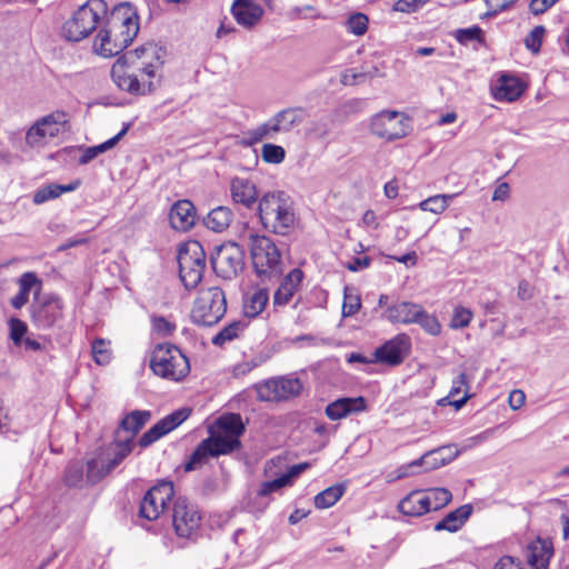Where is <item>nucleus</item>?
I'll return each instance as SVG.
<instances>
[{"label": "nucleus", "mask_w": 569, "mask_h": 569, "mask_svg": "<svg viewBox=\"0 0 569 569\" xmlns=\"http://www.w3.org/2000/svg\"><path fill=\"white\" fill-rule=\"evenodd\" d=\"M179 277L186 289H194L202 280L206 269V251L198 240L179 247L177 256Z\"/></svg>", "instance_id": "5"}, {"label": "nucleus", "mask_w": 569, "mask_h": 569, "mask_svg": "<svg viewBox=\"0 0 569 569\" xmlns=\"http://www.w3.org/2000/svg\"><path fill=\"white\" fill-rule=\"evenodd\" d=\"M400 113L397 111H382L376 114L371 121V132L380 138L387 140H397L406 134L403 129H396V126L401 122Z\"/></svg>", "instance_id": "19"}, {"label": "nucleus", "mask_w": 569, "mask_h": 569, "mask_svg": "<svg viewBox=\"0 0 569 569\" xmlns=\"http://www.w3.org/2000/svg\"><path fill=\"white\" fill-rule=\"evenodd\" d=\"M150 369L163 379L179 382L189 375L190 362L178 346L162 342L156 345L151 352Z\"/></svg>", "instance_id": "2"}, {"label": "nucleus", "mask_w": 569, "mask_h": 569, "mask_svg": "<svg viewBox=\"0 0 569 569\" xmlns=\"http://www.w3.org/2000/svg\"><path fill=\"white\" fill-rule=\"evenodd\" d=\"M151 412L149 410H133L127 413L120 421L119 427L116 431V437L120 438L122 431L129 432L130 436L127 439H134L139 431L150 420Z\"/></svg>", "instance_id": "31"}, {"label": "nucleus", "mask_w": 569, "mask_h": 569, "mask_svg": "<svg viewBox=\"0 0 569 569\" xmlns=\"http://www.w3.org/2000/svg\"><path fill=\"white\" fill-rule=\"evenodd\" d=\"M399 511L405 516L420 517L430 512V501L423 491H412L398 505Z\"/></svg>", "instance_id": "29"}, {"label": "nucleus", "mask_w": 569, "mask_h": 569, "mask_svg": "<svg viewBox=\"0 0 569 569\" xmlns=\"http://www.w3.org/2000/svg\"><path fill=\"white\" fill-rule=\"evenodd\" d=\"M545 33L546 28L543 26H536L525 38V47L533 54L539 53Z\"/></svg>", "instance_id": "47"}, {"label": "nucleus", "mask_w": 569, "mask_h": 569, "mask_svg": "<svg viewBox=\"0 0 569 569\" xmlns=\"http://www.w3.org/2000/svg\"><path fill=\"white\" fill-rule=\"evenodd\" d=\"M191 415V409L183 407L179 408L171 413L167 415L162 419H160L157 423H154L150 429H148L138 440V445L141 448H147L151 446L153 442L168 435L176 428H178L182 422H184Z\"/></svg>", "instance_id": "16"}, {"label": "nucleus", "mask_w": 569, "mask_h": 569, "mask_svg": "<svg viewBox=\"0 0 569 569\" xmlns=\"http://www.w3.org/2000/svg\"><path fill=\"white\" fill-rule=\"evenodd\" d=\"M269 301V291L266 288L254 290L248 293L243 301V313L248 318L258 317L266 308Z\"/></svg>", "instance_id": "36"}, {"label": "nucleus", "mask_w": 569, "mask_h": 569, "mask_svg": "<svg viewBox=\"0 0 569 569\" xmlns=\"http://www.w3.org/2000/svg\"><path fill=\"white\" fill-rule=\"evenodd\" d=\"M209 441L210 440L203 439L194 448L183 466L186 472H191L207 463L210 458H214Z\"/></svg>", "instance_id": "37"}, {"label": "nucleus", "mask_w": 569, "mask_h": 569, "mask_svg": "<svg viewBox=\"0 0 569 569\" xmlns=\"http://www.w3.org/2000/svg\"><path fill=\"white\" fill-rule=\"evenodd\" d=\"M283 197V192H269L258 202V216L263 228L282 236L295 223V213Z\"/></svg>", "instance_id": "3"}, {"label": "nucleus", "mask_w": 569, "mask_h": 569, "mask_svg": "<svg viewBox=\"0 0 569 569\" xmlns=\"http://www.w3.org/2000/svg\"><path fill=\"white\" fill-rule=\"evenodd\" d=\"M305 278V273L300 268L292 269L287 276L283 277L280 286L273 295L274 306H286L291 300L295 291L300 286Z\"/></svg>", "instance_id": "27"}, {"label": "nucleus", "mask_w": 569, "mask_h": 569, "mask_svg": "<svg viewBox=\"0 0 569 569\" xmlns=\"http://www.w3.org/2000/svg\"><path fill=\"white\" fill-rule=\"evenodd\" d=\"M367 407V399L362 396L340 397L326 406L325 413L330 420L337 421L363 412Z\"/></svg>", "instance_id": "18"}, {"label": "nucleus", "mask_w": 569, "mask_h": 569, "mask_svg": "<svg viewBox=\"0 0 569 569\" xmlns=\"http://www.w3.org/2000/svg\"><path fill=\"white\" fill-rule=\"evenodd\" d=\"M525 91L523 83L516 77L502 74L495 98L508 102L516 101Z\"/></svg>", "instance_id": "32"}, {"label": "nucleus", "mask_w": 569, "mask_h": 569, "mask_svg": "<svg viewBox=\"0 0 569 569\" xmlns=\"http://www.w3.org/2000/svg\"><path fill=\"white\" fill-rule=\"evenodd\" d=\"M415 325L420 326V328L430 336L436 337L441 332V325L438 318L435 315L429 313L423 307L421 308Z\"/></svg>", "instance_id": "41"}, {"label": "nucleus", "mask_w": 569, "mask_h": 569, "mask_svg": "<svg viewBox=\"0 0 569 569\" xmlns=\"http://www.w3.org/2000/svg\"><path fill=\"white\" fill-rule=\"evenodd\" d=\"M411 338L405 333H398L376 348L375 362L397 367L401 365L411 352Z\"/></svg>", "instance_id": "13"}, {"label": "nucleus", "mask_w": 569, "mask_h": 569, "mask_svg": "<svg viewBox=\"0 0 569 569\" xmlns=\"http://www.w3.org/2000/svg\"><path fill=\"white\" fill-rule=\"evenodd\" d=\"M61 193V184L51 183L43 188L38 189L33 194V202L37 204L44 203L48 200L56 199L60 197Z\"/></svg>", "instance_id": "49"}, {"label": "nucleus", "mask_w": 569, "mask_h": 569, "mask_svg": "<svg viewBox=\"0 0 569 569\" xmlns=\"http://www.w3.org/2000/svg\"><path fill=\"white\" fill-rule=\"evenodd\" d=\"M231 13L238 24L250 29L261 20L264 11L261 6L252 0H234Z\"/></svg>", "instance_id": "22"}, {"label": "nucleus", "mask_w": 569, "mask_h": 569, "mask_svg": "<svg viewBox=\"0 0 569 569\" xmlns=\"http://www.w3.org/2000/svg\"><path fill=\"white\" fill-rule=\"evenodd\" d=\"M299 378L278 377L254 385L259 401H282L297 397L302 391Z\"/></svg>", "instance_id": "11"}, {"label": "nucleus", "mask_w": 569, "mask_h": 569, "mask_svg": "<svg viewBox=\"0 0 569 569\" xmlns=\"http://www.w3.org/2000/svg\"><path fill=\"white\" fill-rule=\"evenodd\" d=\"M219 433L226 435L232 439H240L246 432V425L242 421L240 413H224L216 421Z\"/></svg>", "instance_id": "33"}, {"label": "nucleus", "mask_w": 569, "mask_h": 569, "mask_svg": "<svg viewBox=\"0 0 569 569\" xmlns=\"http://www.w3.org/2000/svg\"><path fill=\"white\" fill-rule=\"evenodd\" d=\"M240 326L241 325L238 321H233L230 325L226 326L212 338V343L214 346H222L227 341L233 340L234 338L238 337Z\"/></svg>", "instance_id": "51"}, {"label": "nucleus", "mask_w": 569, "mask_h": 569, "mask_svg": "<svg viewBox=\"0 0 569 569\" xmlns=\"http://www.w3.org/2000/svg\"><path fill=\"white\" fill-rule=\"evenodd\" d=\"M553 555L551 542L537 539L527 549V561L532 569H547Z\"/></svg>", "instance_id": "28"}, {"label": "nucleus", "mask_w": 569, "mask_h": 569, "mask_svg": "<svg viewBox=\"0 0 569 569\" xmlns=\"http://www.w3.org/2000/svg\"><path fill=\"white\" fill-rule=\"evenodd\" d=\"M456 197V194H436L432 197L427 198L426 200L421 201L418 207L422 211H429L436 214H439L443 212L450 201Z\"/></svg>", "instance_id": "39"}, {"label": "nucleus", "mask_w": 569, "mask_h": 569, "mask_svg": "<svg viewBox=\"0 0 569 569\" xmlns=\"http://www.w3.org/2000/svg\"><path fill=\"white\" fill-rule=\"evenodd\" d=\"M472 319V312L470 309L462 306L456 307L450 321L452 329H462L469 326Z\"/></svg>", "instance_id": "50"}, {"label": "nucleus", "mask_w": 569, "mask_h": 569, "mask_svg": "<svg viewBox=\"0 0 569 569\" xmlns=\"http://www.w3.org/2000/svg\"><path fill=\"white\" fill-rule=\"evenodd\" d=\"M83 463L81 461L70 462L64 471V483L68 487H81L83 482Z\"/></svg>", "instance_id": "44"}, {"label": "nucleus", "mask_w": 569, "mask_h": 569, "mask_svg": "<svg viewBox=\"0 0 569 569\" xmlns=\"http://www.w3.org/2000/svg\"><path fill=\"white\" fill-rule=\"evenodd\" d=\"M173 496V485L163 481L150 488L140 501L139 517L149 521L156 520L166 509L168 501Z\"/></svg>", "instance_id": "12"}, {"label": "nucleus", "mask_w": 569, "mask_h": 569, "mask_svg": "<svg viewBox=\"0 0 569 569\" xmlns=\"http://www.w3.org/2000/svg\"><path fill=\"white\" fill-rule=\"evenodd\" d=\"M453 37L462 46H467L471 41H477L479 43L485 42L483 30L479 26L457 29L453 32Z\"/></svg>", "instance_id": "43"}, {"label": "nucleus", "mask_w": 569, "mask_h": 569, "mask_svg": "<svg viewBox=\"0 0 569 569\" xmlns=\"http://www.w3.org/2000/svg\"><path fill=\"white\" fill-rule=\"evenodd\" d=\"M348 287L343 291L342 316L345 318L356 315L361 308V299L358 295H350Z\"/></svg>", "instance_id": "52"}, {"label": "nucleus", "mask_w": 569, "mask_h": 569, "mask_svg": "<svg viewBox=\"0 0 569 569\" xmlns=\"http://www.w3.org/2000/svg\"><path fill=\"white\" fill-rule=\"evenodd\" d=\"M264 361H266L264 357L257 356V357L252 358L249 361H246V362H243L241 365H238L236 367V373L237 375H246L247 372H249L252 369H254V368L259 367L260 365H262Z\"/></svg>", "instance_id": "64"}, {"label": "nucleus", "mask_w": 569, "mask_h": 569, "mask_svg": "<svg viewBox=\"0 0 569 569\" xmlns=\"http://www.w3.org/2000/svg\"><path fill=\"white\" fill-rule=\"evenodd\" d=\"M206 439L210 440V448L212 450L214 458L230 455L242 447L240 439H232L230 437H227L226 435L213 432L211 430L210 436Z\"/></svg>", "instance_id": "35"}, {"label": "nucleus", "mask_w": 569, "mask_h": 569, "mask_svg": "<svg viewBox=\"0 0 569 569\" xmlns=\"http://www.w3.org/2000/svg\"><path fill=\"white\" fill-rule=\"evenodd\" d=\"M108 12L104 0H87L80 6L72 17L62 26V36L73 42H78L92 33L102 16Z\"/></svg>", "instance_id": "4"}, {"label": "nucleus", "mask_w": 569, "mask_h": 569, "mask_svg": "<svg viewBox=\"0 0 569 569\" xmlns=\"http://www.w3.org/2000/svg\"><path fill=\"white\" fill-rule=\"evenodd\" d=\"M306 119V111L302 108H287L277 112L267 122L250 131L251 142H259L263 139H274L280 132H290L295 127L301 124Z\"/></svg>", "instance_id": "8"}, {"label": "nucleus", "mask_w": 569, "mask_h": 569, "mask_svg": "<svg viewBox=\"0 0 569 569\" xmlns=\"http://www.w3.org/2000/svg\"><path fill=\"white\" fill-rule=\"evenodd\" d=\"M249 240L250 257L257 277L261 282L278 280L283 272L280 249L267 236L251 233Z\"/></svg>", "instance_id": "1"}, {"label": "nucleus", "mask_w": 569, "mask_h": 569, "mask_svg": "<svg viewBox=\"0 0 569 569\" xmlns=\"http://www.w3.org/2000/svg\"><path fill=\"white\" fill-rule=\"evenodd\" d=\"M131 127V123H124L122 129L116 134L113 136L112 138L108 139L107 141L102 142L99 144L102 153L112 149L113 147L117 146V143L127 134V132L129 131Z\"/></svg>", "instance_id": "61"}, {"label": "nucleus", "mask_w": 569, "mask_h": 569, "mask_svg": "<svg viewBox=\"0 0 569 569\" xmlns=\"http://www.w3.org/2000/svg\"><path fill=\"white\" fill-rule=\"evenodd\" d=\"M429 498L430 510L437 511L446 507L452 500V493L446 488H432L425 492Z\"/></svg>", "instance_id": "42"}, {"label": "nucleus", "mask_w": 569, "mask_h": 569, "mask_svg": "<svg viewBox=\"0 0 569 569\" xmlns=\"http://www.w3.org/2000/svg\"><path fill=\"white\" fill-rule=\"evenodd\" d=\"M232 219V210L228 207L219 206L210 210L202 221L208 229L214 232H222L230 226Z\"/></svg>", "instance_id": "34"}, {"label": "nucleus", "mask_w": 569, "mask_h": 569, "mask_svg": "<svg viewBox=\"0 0 569 569\" xmlns=\"http://www.w3.org/2000/svg\"><path fill=\"white\" fill-rule=\"evenodd\" d=\"M422 306L412 301H399L386 308L385 318L391 323L412 325Z\"/></svg>", "instance_id": "25"}, {"label": "nucleus", "mask_w": 569, "mask_h": 569, "mask_svg": "<svg viewBox=\"0 0 569 569\" xmlns=\"http://www.w3.org/2000/svg\"><path fill=\"white\" fill-rule=\"evenodd\" d=\"M244 249L233 241L216 246L210 254L214 273L224 280L234 279L244 269Z\"/></svg>", "instance_id": "7"}, {"label": "nucleus", "mask_w": 569, "mask_h": 569, "mask_svg": "<svg viewBox=\"0 0 569 569\" xmlns=\"http://www.w3.org/2000/svg\"><path fill=\"white\" fill-rule=\"evenodd\" d=\"M116 450L113 457L107 462L101 465L99 472H94V468H98L99 459L92 458L87 461V481L89 483H97L102 480L109 472L118 467L133 450L134 441L132 439H114Z\"/></svg>", "instance_id": "14"}, {"label": "nucleus", "mask_w": 569, "mask_h": 569, "mask_svg": "<svg viewBox=\"0 0 569 569\" xmlns=\"http://www.w3.org/2000/svg\"><path fill=\"white\" fill-rule=\"evenodd\" d=\"M63 315V302L61 298L53 293L40 295L36 291L31 305V316L33 323L41 329L53 327Z\"/></svg>", "instance_id": "10"}, {"label": "nucleus", "mask_w": 569, "mask_h": 569, "mask_svg": "<svg viewBox=\"0 0 569 569\" xmlns=\"http://www.w3.org/2000/svg\"><path fill=\"white\" fill-rule=\"evenodd\" d=\"M59 132L58 128L49 129L42 124L36 122L26 134V142L30 147H36L42 143L47 136L54 137Z\"/></svg>", "instance_id": "40"}, {"label": "nucleus", "mask_w": 569, "mask_h": 569, "mask_svg": "<svg viewBox=\"0 0 569 569\" xmlns=\"http://www.w3.org/2000/svg\"><path fill=\"white\" fill-rule=\"evenodd\" d=\"M151 322H152V330L157 335L164 337V338L170 337L176 330V325L173 322H170L163 316H153L151 318Z\"/></svg>", "instance_id": "53"}, {"label": "nucleus", "mask_w": 569, "mask_h": 569, "mask_svg": "<svg viewBox=\"0 0 569 569\" xmlns=\"http://www.w3.org/2000/svg\"><path fill=\"white\" fill-rule=\"evenodd\" d=\"M419 9V0H398L392 6V11L403 13H413L417 12Z\"/></svg>", "instance_id": "60"}, {"label": "nucleus", "mask_w": 569, "mask_h": 569, "mask_svg": "<svg viewBox=\"0 0 569 569\" xmlns=\"http://www.w3.org/2000/svg\"><path fill=\"white\" fill-rule=\"evenodd\" d=\"M111 78L120 90L133 96H144L147 93H152L161 86V77L143 83H141L138 77L133 74L122 73L111 76Z\"/></svg>", "instance_id": "24"}, {"label": "nucleus", "mask_w": 569, "mask_h": 569, "mask_svg": "<svg viewBox=\"0 0 569 569\" xmlns=\"http://www.w3.org/2000/svg\"><path fill=\"white\" fill-rule=\"evenodd\" d=\"M371 264V258L368 256L365 257H353L349 262L345 264V267L352 272L361 271L368 268Z\"/></svg>", "instance_id": "63"}, {"label": "nucleus", "mask_w": 569, "mask_h": 569, "mask_svg": "<svg viewBox=\"0 0 569 569\" xmlns=\"http://www.w3.org/2000/svg\"><path fill=\"white\" fill-rule=\"evenodd\" d=\"M104 29L114 32L116 38L124 37L131 43L139 32V17L130 2H120L113 7L103 23Z\"/></svg>", "instance_id": "9"}, {"label": "nucleus", "mask_w": 569, "mask_h": 569, "mask_svg": "<svg viewBox=\"0 0 569 569\" xmlns=\"http://www.w3.org/2000/svg\"><path fill=\"white\" fill-rule=\"evenodd\" d=\"M309 462H300L297 465L290 466L284 473H282L283 478H286V482L288 486H291L295 479H297L303 471L310 468Z\"/></svg>", "instance_id": "58"}, {"label": "nucleus", "mask_w": 569, "mask_h": 569, "mask_svg": "<svg viewBox=\"0 0 569 569\" xmlns=\"http://www.w3.org/2000/svg\"><path fill=\"white\" fill-rule=\"evenodd\" d=\"M493 569H525L521 567V561L519 558L512 556H503L501 557Z\"/></svg>", "instance_id": "62"}, {"label": "nucleus", "mask_w": 569, "mask_h": 569, "mask_svg": "<svg viewBox=\"0 0 569 569\" xmlns=\"http://www.w3.org/2000/svg\"><path fill=\"white\" fill-rule=\"evenodd\" d=\"M18 284L21 289H24L29 295L31 290L38 284L41 286V281L34 272H24L20 276Z\"/></svg>", "instance_id": "57"}, {"label": "nucleus", "mask_w": 569, "mask_h": 569, "mask_svg": "<svg viewBox=\"0 0 569 569\" xmlns=\"http://www.w3.org/2000/svg\"><path fill=\"white\" fill-rule=\"evenodd\" d=\"M459 455L456 445L442 446L430 450L421 458L412 461L407 468L423 467L426 471L438 469L450 463Z\"/></svg>", "instance_id": "20"}, {"label": "nucleus", "mask_w": 569, "mask_h": 569, "mask_svg": "<svg viewBox=\"0 0 569 569\" xmlns=\"http://www.w3.org/2000/svg\"><path fill=\"white\" fill-rule=\"evenodd\" d=\"M369 19L362 12H355L347 20V29L355 36H363L368 30Z\"/></svg>", "instance_id": "45"}, {"label": "nucleus", "mask_w": 569, "mask_h": 569, "mask_svg": "<svg viewBox=\"0 0 569 569\" xmlns=\"http://www.w3.org/2000/svg\"><path fill=\"white\" fill-rule=\"evenodd\" d=\"M201 517L197 508L186 499L178 498L172 509V526L177 536L191 539L200 527Z\"/></svg>", "instance_id": "15"}, {"label": "nucleus", "mask_w": 569, "mask_h": 569, "mask_svg": "<svg viewBox=\"0 0 569 569\" xmlns=\"http://www.w3.org/2000/svg\"><path fill=\"white\" fill-rule=\"evenodd\" d=\"M131 43L124 41V37L116 38L114 32L101 28L93 42V50L99 56L110 58L118 56Z\"/></svg>", "instance_id": "23"}, {"label": "nucleus", "mask_w": 569, "mask_h": 569, "mask_svg": "<svg viewBox=\"0 0 569 569\" xmlns=\"http://www.w3.org/2000/svg\"><path fill=\"white\" fill-rule=\"evenodd\" d=\"M66 113L63 111L52 112L39 119L37 122L49 129L57 128V124L66 123Z\"/></svg>", "instance_id": "56"}, {"label": "nucleus", "mask_w": 569, "mask_h": 569, "mask_svg": "<svg viewBox=\"0 0 569 569\" xmlns=\"http://www.w3.org/2000/svg\"><path fill=\"white\" fill-rule=\"evenodd\" d=\"M286 151L281 146L264 143L261 149V158L267 163L279 164L284 160Z\"/></svg>", "instance_id": "46"}, {"label": "nucleus", "mask_w": 569, "mask_h": 569, "mask_svg": "<svg viewBox=\"0 0 569 569\" xmlns=\"http://www.w3.org/2000/svg\"><path fill=\"white\" fill-rule=\"evenodd\" d=\"M230 192L233 202L246 208H251L258 201L257 187L249 179L233 178L230 182Z\"/></svg>", "instance_id": "26"}, {"label": "nucleus", "mask_w": 569, "mask_h": 569, "mask_svg": "<svg viewBox=\"0 0 569 569\" xmlns=\"http://www.w3.org/2000/svg\"><path fill=\"white\" fill-rule=\"evenodd\" d=\"M191 415V409L183 407L179 408L171 413L167 415L162 419H160L157 423H154L150 429H148L138 440V445L141 448H147L151 446L153 442L168 435L176 428H178L182 422H184Z\"/></svg>", "instance_id": "17"}, {"label": "nucleus", "mask_w": 569, "mask_h": 569, "mask_svg": "<svg viewBox=\"0 0 569 569\" xmlns=\"http://www.w3.org/2000/svg\"><path fill=\"white\" fill-rule=\"evenodd\" d=\"M286 478H283L282 475H280L279 477L272 479V480H269V481H264L261 483L260 488H259V491H258V495L260 497H267L269 496L270 493L283 488V487H287L288 483L286 482L284 480Z\"/></svg>", "instance_id": "55"}, {"label": "nucleus", "mask_w": 569, "mask_h": 569, "mask_svg": "<svg viewBox=\"0 0 569 569\" xmlns=\"http://www.w3.org/2000/svg\"><path fill=\"white\" fill-rule=\"evenodd\" d=\"M226 311L224 292L219 287H210L199 292L191 311V320L198 326L211 327L223 318Z\"/></svg>", "instance_id": "6"}, {"label": "nucleus", "mask_w": 569, "mask_h": 569, "mask_svg": "<svg viewBox=\"0 0 569 569\" xmlns=\"http://www.w3.org/2000/svg\"><path fill=\"white\" fill-rule=\"evenodd\" d=\"M197 219V211L194 204L188 200L182 199L176 201L169 211L170 226L178 231L190 230Z\"/></svg>", "instance_id": "21"}, {"label": "nucleus", "mask_w": 569, "mask_h": 569, "mask_svg": "<svg viewBox=\"0 0 569 569\" xmlns=\"http://www.w3.org/2000/svg\"><path fill=\"white\" fill-rule=\"evenodd\" d=\"M346 485L336 483L316 495L315 506L318 509L332 507L345 493Z\"/></svg>", "instance_id": "38"}, {"label": "nucleus", "mask_w": 569, "mask_h": 569, "mask_svg": "<svg viewBox=\"0 0 569 569\" xmlns=\"http://www.w3.org/2000/svg\"><path fill=\"white\" fill-rule=\"evenodd\" d=\"M365 81L363 74L360 71H356L355 69H347L340 74V82L343 86H355Z\"/></svg>", "instance_id": "59"}, {"label": "nucleus", "mask_w": 569, "mask_h": 569, "mask_svg": "<svg viewBox=\"0 0 569 569\" xmlns=\"http://www.w3.org/2000/svg\"><path fill=\"white\" fill-rule=\"evenodd\" d=\"M9 337L13 345L17 347L22 346V341L26 339L24 336L28 332L27 323L18 318H11L9 320Z\"/></svg>", "instance_id": "48"}, {"label": "nucleus", "mask_w": 569, "mask_h": 569, "mask_svg": "<svg viewBox=\"0 0 569 569\" xmlns=\"http://www.w3.org/2000/svg\"><path fill=\"white\" fill-rule=\"evenodd\" d=\"M91 351L93 359L98 365L109 363L111 356L107 348V342L103 339H94L92 342Z\"/></svg>", "instance_id": "54"}, {"label": "nucleus", "mask_w": 569, "mask_h": 569, "mask_svg": "<svg viewBox=\"0 0 569 569\" xmlns=\"http://www.w3.org/2000/svg\"><path fill=\"white\" fill-rule=\"evenodd\" d=\"M473 508L470 503L462 505L459 508L450 511L446 515L443 519L438 521L435 525L436 531H449V532H457L462 528L465 522L470 518L472 515Z\"/></svg>", "instance_id": "30"}]
</instances>
